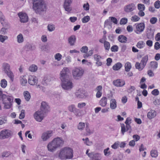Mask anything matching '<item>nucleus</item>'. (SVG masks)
<instances>
[{
  "label": "nucleus",
  "mask_w": 160,
  "mask_h": 160,
  "mask_svg": "<svg viewBox=\"0 0 160 160\" xmlns=\"http://www.w3.org/2000/svg\"><path fill=\"white\" fill-rule=\"evenodd\" d=\"M49 111V107L45 102H42L40 109L35 112L34 116L38 121L40 122L46 116V114Z\"/></svg>",
  "instance_id": "obj_1"
},
{
  "label": "nucleus",
  "mask_w": 160,
  "mask_h": 160,
  "mask_svg": "<svg viewBox=\"0 0 160 160\" xmlns=\"http://www.w3.org/2000/svg\"><path fill=\"white\" fill-rule=\"evenodd\" d=\"M32 8L37 14L41 15L47 9L46 2L43 0H33Z\"/></svg>",
  "instance_id": "obj_2"
},
{
  "label": "nucleus",
  "mask_w": 160,
  "mask_h": 160,
  "mask_svg": "<svg viewBox=\"0 0 160 160\" xmlns=\"http://www.w3.org/2000/svg\"><path fill=\"white\" fill-rule=\"evenodd\" d=\"M63 143V141L62 138L59 137L55 138L48 144L47 146L48 150L51 152H53L57 148L62 146Z\"/></svg>",
  "instance_id": "obj_3"
},
{
  "label": "nucleus",
  "mask_w": 160,
  "mask_h": 160,
  "mask_svg": "<svg viewBox=\"0 0 160 160\" xmlns=\"http://www.w3.org/2000/svg\"><path fill=\"white\" fill-rule=\"evenodd\" d=\"M73 157L72 149L68 147H65L62 148L58 153V158L61 159H71Z\"/></svg>",
  "instance_id": "obj_4"
},
{
  "label": "nucleus",
  "mask_w": 160,
  "mask_h": 160,
  "mask_svg": "<svg viewBox=\"0 0 160 160\" xmlns=\"http://www.w3.org/2000/svg\"><path fill=\"white\" fill-rule=\"evenodd\" d=\"M132 119L129 117L127 118L125 123L126 124V127L124 124H121V132L122 135L124 133L128 131L129 134H130L132 131V129L130 124L131 123Z\"/></svg>",
  "instance_id": "obj_5"
},
{
  "label": "nucleus",
  "mask_w": 160,
  "mask_h": 160,
  "mask_svg": "<svg viewBox=\"0 0 160 160\" xmlns=\"http://www.w3.org/2000/svg\"><path fill=\"white\" fill-rule=\"evenodd\" d=\"M13 98L12 96L3 95L2 96V99L3 103L4 105V108L6 109L10 108L12 105V103L13 100Z\"/></svg>",
  "instance_id": "obj_6"
},
{
  "label": "nucleus",
  "mask_w": 160,
  "mask_h": 160,
  "mask_svg": "<svg viewBox=\"0 0 160 160\" xmlns=\"http://www.w3.org/2000/svg\"><path fill=\"white\" fill-rule=\"evenodd\" d=\"M84 72V70L81 68H74L72 71L73 78L75 80L80 79L83 76Z\"/></svg>",
  "instance_id": "obj_7"
},
{
  "label": "nucleus",
  "mask_w": 160,
  "mask_h": 160,
  "mask_svg": "<svg viewBox=\"0 0 160 160\" xmlns=\"http://www.w3.org/2000/svg\"><path fill=\"white\" fill-rule=\"evenodd\" d=\"M2 68L3 70L5 72L10 78L11 81L13 82V81L14 75L12 72L10 70L9 65L7 63H3L2 64Z\"/></svg>",
  "instance_id": "obj_8"
},
{
  "label": "nucleus",
  "mask_w": 160,
  "mask_h": 160,
  "mask_svg": "<svg viewBox=\"0 0 160 160\" xmlns=\"http://www.w3.org/2000/svg\"><path fill=\"white\" fill-rule=\"evenodd\" d=\"M69 70L66 68H64L61 72L60 79L62 82L70 80L68 75Z\"/></svg>",
  "instance_id": "obj_9"
},
{
  "label": "nucleus",
  "mask_w": 160,
  "mask_h": 160,
  "mask_svg": "<svg viewBox=\"0 0 160 160\" xmlns=\"http://www.w3.org/2000/svg\"><path fill=\"white\" fill-rule=\"evenodd\" d=\"M62 86L65 90H70L73 88V83L71 80H69L62 82Z\"/></svg>",
  "instance_id": "obj_10"
},
{
  "label": "nucleus",
  "mask_w": 160,
  "mask_h": 160,
  "mask_svg": "<svg viewBox=\"0 0 160 160\" xmlns=\"http://www.w3.org/2000/svg\"><path fill=\"white\" fill-rule=\"evenodd\" d=\"M11 135L10 131L7 129L2 130L0 132V139L7 138Z\"/></svg>",
  "instance_id": "obj_11"
},
{
  "label": "nucleus",
  "mask_w": 160,
  "mask_h": 160,
  "mask_svg": "<svg viewBox=\"0 0 160 160\" xmlns=\"http://www.w3.org/2000/svg\"><path fill=\"white\" fill-rule=\"evenodd\" d=\"M88 156L92 160H101L102 159L101 154L99 153L91 152L88 153Z\"/></svg>",
  "instance_id": "obj_12"
},
{
  "label": "nucleus",
  "mask_w": 160,
  "mask_h": 160,
  "mask_svg": "<svg viewBox=\"0 0 160 160\" xmlns=\"http://www.w3.org/2000/svg\"><path fill=\"white\" fill-rule=\"evenodd\" d=\"M53 133L52 131H48L42 134V139L43 141H45L52 136Z\"/></svg>",
  "instance_id": "obj_13"
},
{
  "label": "nucleus",
  "mask_w": 160,
  "mask_h": 160,
  "mask_svg": "<svg viewBox=\"0 0 160 160\" xmlns=\"http://www.w3.org/2000/svg\"><path fill=\"white\" fill-rule=\"evenodd\" d=\"M137 30L135 31V32L137 34H139L140 32H143L145 26L143 23H140L135 25Z\"/></svg>",
  "instance_id": "obj_14"
},
{
  "label": "nucleus",
  "mask_w": 160,
  "mask_h": 160,
  "mask_svg": "<svg viewBox=\"0 0 160 160\" xmlns=\"http://www.w3.org/2000/svg\"><path fill=\"white\" fill-rule=\"evenodd\" d=\"M71 2V0H65L63 7L66 11L70 12L71 11L72 8L70 6Z\"/></svg>",
  "instance_id": "obj_15"
},
{
  "label": "nucleus",
  "mask_w": 160,
  "mask_h": 160,
  "mask_svg": "<svg viewBox=\"0 0 160 160\" xmlns=\"http://www.w3.org/2000/svg\"><path fill=\"white\" fill-rule=\"evenodd\" d=\"M18 14L20 19V21L21 22L24 23L28 21V17L26 13L19 12Z\"/></svg>",
  "instance_id": "obj_16"
},
{
  "label": "nucleus",
  "mask_w": 160,
  "mask_h": 160,
  "mask_svg": "<svg viewBox=\"0 0 160 160\" xmlns=\"http://www.w3.org/2000/svg\"><path fill=\"white\" fill-rule=\"evenodd\" d=\"M135 8V4L133 3H132L126 6L124 8V10L127 12H129L133 11Z\"/></svg>",
  "instance_id": "obj_17"
},
{
  "label": "nucleus",
  "mask_w": 160,
  "mask_h": 160,
  "mask_svg": "<svg viewBox=\"0 0 160 160\" xmlns=\"http://www.w3.org/2000/svg\"><path fill=\"white\" fill-rule=\"evenodd\" d=\"M113 84L116 87H122L125 84V82L122 80L118 79L113 81Z\"/></svg>",
  "instance_id": "obj_18"
},
{
  "label": "nucleus",
  "mask_w": 160,
  "mask_h": 160,
  "mask_svg": "<svg viewBox=\"0 0 160 160\" xmlns=\"http://www.w3.org/2000/svg\"><path fill=\"white\" fill-rule=\"evenodd\" d=\"M37 79L34 76H30L29 77L28 82L30 85H34L35 83H37Z\"/></svg>",
  "instance_id": "obj_19"
},
{
  "label": "nucleus",
  "mask_w": 160,
  "mask_h": 160,
  "mask_svg": "<svg viewBox=\"0 0 160 160\" xmlns=\"http://www.w3.org/2000/svg\"><path fill=\"white\" fill-rule=\"evenodd\" d=\"M76 41V38L75 35H72L68 38V42L70 46H73Z\"/></svg>",
  "instance_id": "obj_20"
},
{
  "label": "nucleus",
  "mask_w": 160,
  "mask_h": 160,
  "mask_svg": "<svg viewBox=\"0 0 160 160\" xmlns=\"http://www.w3.org/2000/svg\"><path fill=\"white\" fill-rule=\"evenodd\" d=\"M156 115V112L153 110H151L147 114V117L149 119L154 118Z\"/></svg>",
  "instance_id": "obj_21"
},
{
  "label": "nucleus",
  "mask_w": 160,
  "mask_h": 160,
  "mask_svg": "<svg viewBox=\"0 0 160 160\" xmlns=\"http://www.w3.org/2000/svg\"><path fill=\"white\" fill-rule=\"evenodd\" d=\"M148 60V56L147 55L142 58L141 61V64L142 66V68H144L146 65Z\"/></svg>",
  "instance_id": "obj_22"
},
{
  "label": "nucleus",
  "mask_w": 160,
  "mask_h": 160,
  "mask_svg": "<svg viewBox=\"0 0 160 160\" xmlns=\"http://www.w3.org/2000/svg\"><path fill=\"white\" fill-rule=\"evenodd\" d=\"M94 59L97 61L96 64L98 66H101L102 64V62L100 61V59L101 58V57L98 55L97 54H95L94 56Z\"/></svg>",
  "instance_id": "obj_23"
},
{
  "label": "nucleus",
  "mask_w": 160,
  "mask_h": 160,
  "mask_svg": "<svg viewBox=\"0 0 160 160\" xmlns=\"http://www.w3.org/2000/svg\"><path fill=\"white\" fill-rule=\"evenodd\" d=\"M154 32L151 28L148 29L147 31V37L148 39H150L153 37Z\"/></svg>",
  "instance_id": "obj_24"
},
{
  "label": "nucleus",
  "mask_w": 160,
  "mask_h": 160,
  "mask_svg": "<svg viewBox=\"0 0 160 160\" xmlns=\"http://www.w3.org/2000/svg\"><path fill=\"white\" fill-rule=\"evenodd\" d=\"M117 102L115 99H112L110 101V108L112 109H114L117 108Z\"/></svg>",
  "instance_id": "obj_25"
},
{
  "label": "nucleus",
  "mask_w": 160,
  "mask_h": 160,
  "mask_svg": "<svg viewBox=\"0 0 160 160\" xmlns=\"http://www.w3.org/2000/svg\"><path fill=\"white\" fill-rule=\"evenodd\" d=\"M118 40L121 42L125 43L127 41V38L124 35H121L118 37Z\"/></svg>",
  "instance_id": "obj_26"
},
{
  "label": "nucleus",
  "mask_w": 160,
  "mask_h": 160,
  "mask_svg": "<svg viewBox=\"0 0 160 160\" xmlns=\"http://www.w3.org/2000/svg\"><path fill=\"white\" fill-rule=\"evenodd\" d=\"M107 98L104 97L102 98L99 101V104L102 107H105L107 102Z\"/></svg>",
  "instance_id": "obj_27"
},
{
  "label": "nucleus",
  "mask_w": 160,
  "mask_h": 160,
  "mask_svg": "<svg viewBox=\"0 0 160 160\" xmlns=\"http://www.w3.org/2000/svg\"><path fill=\"white\" fill-rule=\"evenodd\" d=\"M122 67V65L120 62L115 64L112 67V69L114 70H118Z\"/></svg>",
  "instance_id": "obj_28"
},
{
  "label": "nucleus",
  "mask_w": 160,
  "mask_h": 160,
  "mask_svg": "<svg viewBox=\"0 0 160 160\" xmlns=\"http://www.w3.org/2000/svg\"><path fill=\"white\" fill-rule=\"evenodd\" d=\"M23 95L25 100L27 101H29L31 98L29 92L27 91H24L23 92Z\"/></svg>",
  "instance_id": "obj_29"
},
{
  "label": "nucleus",
  "mask_w": 160,
  "mask_h": 160,
  "mask_svg": "<svg viewBox=\"0 0 160 160\" xmlns=\"http://www.w3.org/2000/svg\"><path fill=\"white\" fill-rule=\"evenodd\" d=\"M104 47L105 50L108 51L110 48V43L106 41H104Z\"/></svg>",
  "instance_id": "obj_30"
},
{
  "label": "nucleus",
  "mask_w": 160,
  "mask_h": 160,
  "mask_svg": "<svg viewBox=\"0 0 160 160\" xmlns=\"http://www.w3.org/2000/svg\"><path fill=\"white\" fill-rule=\"evenodd\" d=\"M131 68V65L130 63L127 62L125 65V70L126 72H128L130 71Z\"/></svg>",
  "instance_id": "obj_31"
},
{
  "label": "nucleus",
  "mask_w": 160,
  "mask_h": 160,
  "mask_svg": "<svg viewBox=\"0 0 160 160\" xmlns=\"http://www.w3.org/2000/svg\"><path fill=\"white\" fill-rule=\"evenodd\" d=\"M145 45V43L144 42L140 41L137 43L136 46L138 48H143Z\"/></svg>",
  "instance_id": "obj_32"
},
{
  "label": "nucleus",
  "mask_w": 160,
  "mask_h": 160,
  "mask_svg": "<svg viewBox=\"0 0 160 160\" xmlns=\"http://www.w3.org/2000/svg\"><path fill=\"white\" fill-rule=\"evenodd\" d=\"M40 48L42 51L48 52L50 50L49 47L48 45H45L41 46Z\"/></svg>",
  "instance_id": "obj_33"
},
{
  "label": "nucleus",
  "mask_w": 160,
  "mask_h": 160,
  "mask_svg": "<svg viewBox=\"0 0 160 160\" xmlns=\"http://www.w3.org/2000/svg\"><path fill=\"white\" fill-rule=\"evenodd\" d=\"M18 42L19 43H22L23 41V38L22 34H20L17 37Z\"/></svg>",
  "instance_id": "obj_34"
},
{
  "label": "nucleus",
  "mask_w": 160,
  "mask_h": 160,
  "mask_svg": "<svg viewBox=\"0 0 160 160\" xmlns=\"http://www.w3.org/2000/svg\"><path fill=\"white\" fill-rule=\"evenodd\" d=\"M68 109L70 112H74L77 109L74 105L71 104L68 106Z\"/></svg>",
  "instance_id": "obj_35"
},
{
  "label": "nucleus",
  "mask_w": 160,
  "mask_h": 160,
  "mask_svg": "<svg viewBox=\"0 0 160 160\" xmlns=\"http://www.w3.org/2000/svg\"><path fill=\"white\" fill-rule=\"evenodd\" d=\"M38 69V67L37 66L35 65H32L30 66L29 68V70L31 72H34L36 71Z\"/></svg>",
  "instance_id": "obj_36"
},
{
  "label": "nucleus",
  "mask_w": 160,
  "mask_h": 160,
  "mask_svg": "<svg viewBox=\"0 0 160 160\" xmlns=\"http://www.w3.org/2000/svg\"><path fill=\"white\" fill-rule=\"evenodd\" d=\"M151 155L152 157L156 158L158 156V152L155 150H152L151 151Z\"/></svg>",
  "instance_id": "obj_37"
},
{
  "label": "nucleus",
  "mask_w": 160,
  "mask_h": 160,
  "mask_svg": "<svg viewBox=\"0 0 160 160\" xmlns=\"http://www.w3.org/2000/svg\"><path fill=\"white\" fill-rule=\"evenodd\" d=\"M150 65L152 68H156L158 67V62L155 61H152L150 63Z\"/></svg>",
  "instance_id": "obj_38"
},
{
  "label": "nucleus",
  "mask_w": 160,
  "mask_h": 160,
  "mask_svg": "<svg viewBox=\"0 0 160 160\" xmlns=\"http://www.w3.org/2000/svg\"><path fill=\"white\" fill-rule=\"evenodd\" d=\"M1 86L2 88H5L7 86V81L5 79H2L1 81Z\"/></svg>",
  "instance_id": "obj_39"
},
{
  "label": "nucleus",
  "mask_w": 160,
  "mask_h": 160,
  "mask_svg": "<svg viewBox=\"0 0 160 160\" xmlns=\"http://www.w3.org/2000/svg\"><path fill=\"white\" fill-rule=\"evenodd\" d=\"M85 127V123L83 122H80L78 126V128L79 130H82Z\"/></svg>",
  "instance_id": "obj_40"
},
{
  "label": "nucleus",
  "mask_w": 160,
  "mask_h": 160,
  "mask_svg": "<svg viewBox=\"0 0 160 160\" xmlns=\"http://www.w3.org/2000/svg\"><path fill=\"white\" fill-rule=\"evenodd\" d=\"M90 19V17L87 16L84 17L82 19V21L83 23H86L88 22Z\"/></svg>",
  "instance_id": "obj_41"
},
{
  "label": "nucleus",
  "mask_w": 160,
  "mask_h": 160,
  "mask_svg": "<svg viewBox=\"0 0 160 160\" xmlns=\"http://www.w3.org/2000/svg\"><path fill=\"white\" fill-rule=\"evenodd\" d=\"M55 28V26L53 24H50L48 26V29L49 31L52 32L54 30Z\"/></svg>",
  "instance_id": "obj_42"
},
{
  "label": "nucleus",
  "mask_w": 160,
  "mask_h": 160,
  "mask_svg": "<svg viewBox=\"0 0 160 160\" xmlns=\"http://www.w3.org/2000/svg\"><path fill=\"white\" fill-rule=\"evenodd\" d=\"M8 39V36L0 35V41L2 42H3L5 40Z\"/></svg>",
  "instance_id": "obj_43"
},
{
  "label": "nucleus",
  "mask_w": 160,
  "mask_h": 160,
  "mask_svg": "<svg viewBox=\"0 0 160 160\" xmlns=\"http://www.w3.org/2000/svg\"><path fill=\"white\" fill-rule=\"evenodd\" d=\"M141 63H140L138 62H137L136 63L135 66L137 69H138L139 71H141L143 69V68H142V66L140 65Z\"/></svg>",
  "instance_id": "obj_44"
},
{
  "label": "nucleus",
  "mask_w": 160,
  "mask_h": 160,
  "mask_svg": "<svg viewBox=\"0 0 160 160\" xmlns=\"http://www.w3.org/2000/svg\"><path fill=\"white\" fill-rule=\"evenodd\" d=\"M20 80L21 82L22 85H25L27 83V80L24 78V76L21 77H20Z\"/></svg>",
  "instance_id": "obj_45"
},
{
  "label": "nucleus",
  "mask_w": 160,
  "mask_h": 160,
  "mask_svg": "<svg viewBox=\"0 0 160 160\" xmlns=\"http://www.w3.org/2000/svg\"><path fill=\"white\" fill-rule=\"evenodd\" d=\"M7 119L5 117H0V125H1L7 122Z\"/></svg>",
  "instance_id": "obj_46"
},
{
  "label": "nucleus",
  "mask_w": 160,
  "mask_h": 160,
  "mask_svg": "<svg viewBox=\"0 0 160 160\" xmlns=\"http://www.w3.org/2000/svg\"><path fill=\"white\" fill-rule=\"evenodd\" d=\"M25 110L22 109L21 111V113L19 115V118L22 119L24 118L25 115Z\"/></svg>",
  "instance_id": "obj_47"
},
{
  "label": "nucleus",
  "mask_w": 160,
  "mask_h": 160,
  "mask_svg": "<svg viewBox=\"0 0 160 160\" xmlns=\"http://www.w3.org/2000/svg\"><path fill=\"white\" fill-rule=\"evenodd\" d=\"M118 49V47L116 45H114L111 48V50L112 52H117Z\"/></svg>",
  "instance_id": "obj_48"
},
{
  "label": "nucleus",
  "mask_w": 160,
  "mask_h": 160,
  "mask_svg": "<svg viewBox=\"0 0 160 160\" xmlns=\"http://www.w3.org/2000/svg\"><path fill=\"white\" fill-rule=\"evenodd\" d=\"M62 57V55L59 53H57L54 56L55 59L57 60L58 61H59L61 60Z\"/></svg>",
  "instance_id": "obj_49"
},
{
  "label": "nucleus",
  "mask_w": 160,
  "mask_h": 160,
  "mask_svg": "<svg viewBox=\"0 0 160 160\" xmlns=\"http://www.w3.org/2000/svg\"><path fill=\"white\" fill-rule=\"evenodd\" d=\"M128 19L127 18H122L120 21V24L121 25L125 24L127 23Z\"/></svg>",
  "instance_id": "obj_50"
},
{
  "label": "nucleus",
  "mask_w": 160,
  "mask_h": 160,
  "mask_svg": "<svg viewBox=\"0 0 160 160\" xmlns=\"http://www.w3.org/2000/svg\"><path fill=\"white\" fill-rule=\"evenodd\" d=\"M86 132L88 133L89 135L91 133H92L93 132L91 131L90 129L89 128V124L87 123H86Z\"/></svg>",
  "instance_id": "obj_51"
},
{
  "label": "nucleus",
  "mask_w": 160,
  "mask_h": 160,
  "mask_svg": "<svg viewBox=\"0 0 160 160\" xmlns=\"http://www.w3.org/2000/svg\"><path fill=\"white\" fill-rule=\"evenodd\" d=\"M157 18L155 17L152 18L150 20V23L152 24H155L157 21Z\"/></svg>",
  "instance_id": "obj_52"
},
{
  "label": "nucleus",
  "mask_w": 160,
  "mask_h": 160,
  "mask_svg": "<svg viewBox=\"0 0 160 160\" xmlns=\"http://www.w3.org/2000/svg\"><path fill=\"white\" fill-rule=\"evenodd\" d=\"M138 8L140 10H144L145 7L144 4H138Z\"/></svg>",
  "instance_id": "obj_53"
},
{
  "label": "nucleus",
  "mask_w": 160,
  "mask_h": 160,
  "mask_svg": "<svg viewBox=\"0 0 160 160\" xmlns=\"http://www.w3.org/2000/svg\"><path fill=\"white\" fill-rule=\"evenodd\" d=\"M109 149V148H108L104 150V153L105 156H108L110 154L111 152L110 151H108Z\"/></svg>",
  "instance_id": "obj_54"
},
{
  "label": "nucleus",
  "mask_w": 160,
  "mask_h": 160,
  "mask_svg": "<svg viewBox=\"0 0 160 160\" xmlns=\"http://www.w3.org/2000/svg\"><path fill=\"white\" fill-rule=\"evenodd\" d=\"M10 155V153L8 152H5L2 153V158L4 157H8Z\"/></svg>",
  "instance_id": "obj_55"
},
{
  "label": "nucleus",
  "mask_w": 160,
  "mask_h": 160,
  "mask_svg": "<svg viewBox=\"0 0 160 160\" xmlns=\"http://www.w3.org/2000/svg\"><path fill=\"white\" fill-rule=\"evenodd\" d=\"M140 19V18L137 16L134 15L131 18V20L132 21L136 22L138 21Z\"/></svg>",
  "instance_id": "obj_56"
},
{
  "label": "nucleus",
  "mask_w": 160,
  "mask_h": 160,
  "mask_svg": "<svg viewBox=\"0 0 160 160\" xmlns=\"http://www.w3.org/2000/svg\"><path fill=\"white\" fill-rule=\"evenodd\" d=\"M154 5L155 8L158 9L160 7V1L158 0L156 1L154 3Z\"/></svg>",
  "instance_id": "obj_57"
},
{
  "label": "nucleus",
  "mask_w": 160,
  "mask_h": 160,
  "mask_svg": "<svg viewBox=\"0 0 160 160\" xmlns=\"http://www.w3.org/2000/svg\"><path fill=\"white\" fill-rule=\"evenodd\" d=\"M84 9L86 11L88 10L89 9V5L88 3L84 4L83 6Z\"/></svg>",
  "instance_id": "obj_58"
},
{
  "label": "nucleus",
  "mask_w": 160,
  "mask_h": 160,
  "mask_svg": "<svg viewBox=\"0 0 160 160\" xmlns=\"http://www.w3.org/2000/svg\"><path fill=\"white\" fill-rule=\"evenodd\" d=\"M77 117H80L81 116V114L79 110L76 109L73 112Z\"/></svg>",
  "instance_id": "obj_59"
},
{
  "label": "nucleus",
  "mask_w": 160,
  "mask_h": 160,
  "mask_svg": "<svg viewBox=\"0 0 160 160\" xmlns=\"http://www.w3.org/2000/svg\"><path fill=\"white\" fill-rule=\"evenodd\" d=\"M109 18H110V20L111 22H113L115 24H117L118 22V21L117 18L114 17H110Z\"/></svg>",
  "instance_id": "obj_60"
},
{
  "label": "nucleus",
  "mask_w": 160,
  "mask_h": 160,
  "mask_svg": "<svg viewBox=\"0 0 160 160\" xmlns=\"http://www.w3.org/2000/svg\"><path fill=\"white\" fill-rule=\"evenodd\" d=\"M88 50V48L87 46H83L81 49V51L83 53L87 52Z\"/></svg>",
  "instance_id": "obj_61"
},
{
  "label": "nucleus",
  "mask_w": 160,
  "mask_h": 160,
  "mask_svg": "<svg viewBox=\"0 0 160 160\" xmlns=\"http://www.w3.org/2000/svg\"><path fill=\"white\" fill-rule=\"evenodd\" d=\"M85 140L86 141L85 143L88 146H90L92 144V142L89 141L88 138H86Z\"/></svg>",
  "instance_id": "obj_62"
},
{
  "label": "nucleus",
  "mask_w": 160,
  "mask_h": 160,
  "mask_svg": "<svg viewBox=\"0 0 160 160\" xmlns=\"http://www.w3.org/2000/svg\"><path fill=\"white\" fill-rule=\"evenodd\" d=\"M152 94L154 96H157L158 95L159 92L157 89H155L152 92Z\"/></svg>",
  "instance_id": "obj_63"
},
{
  "label": "nucleus",
  "mask_w": 160,
  "mask_h": 160,
  "mask_svg": "<svg viewBox=\"0 0 160 160\" xmlns=\"http://www.w3.org/2000/svg\"><path fill=\"white\" fill-rule=\"evenodd\" d=\"M154 48L157 50L160 48V44L159 42H155L154 45Z\"/></svg>",
  "instance_id": "obj_64"
}]
</instances>
